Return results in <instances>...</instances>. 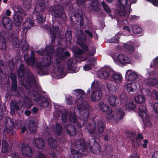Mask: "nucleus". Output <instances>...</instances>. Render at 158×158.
Listing matches in <instances>:
<instances>
[{
	"instance_id": "nucleus-21",
	"label": "nucleus",
	"mask_w": 158,
	"mask_h": 158,
	"mask_svg": "<svg viewBox=\"0 0 158 158\" xmlns=\"http://www.w3.org/2000/svg\"><path fill=\"white\" fill-rule=\"evenodd\" d=\"M118 62L121 64H125L129 63L131 59L128 56L122 54H120L117 57Z\"/></svg>"
},
{
	"instance_id": "nucleus-3",
	"label": "nucleus",
	"mask_w": 158,
	"mask_h": 158,
	"mask_svg": "<svg viewBox=\"0 0 158 158\" xmlns=\"http://www.w3.org/2000/svg\"><path fill=\"white\" fill-rule=\"evenodd\" d=\"M86 128L92 137L87 140V143L89 150L94 154H99L101 151V148L97 140L99 139V136L98 134L94 133L96 128L94 121H93L92 123H89L86 125Z\"/></svg>"
},
{
	"instance_id": "nucleus-23",
	"label": "nucleus",
	"mask_w": 158,
	"mask_h": 158,
	"mask_svg": "<svg viewBox=\"0 0 158 158\" xmlns=\"http://www.w3.org/2000/svg\"><path fill=\"white\" fill-rule=\"evenodd\" d=\"M24 60L27 65L33 66L34 64L35 61L34 52L31 51L30 56H29L25 57Z\"/></svg>"
},
{
	"instance_id": "nucleus-48",
	"label": "nucleus",
	"mask_w": 158,
	"mask_h": 158,
	"mask_svg": "<svg viewBox=\"0 0 158 158\" xmlns=\"http://www.w3.org/2000/svg\"><path fill=\"white\" fill-rule=\"evenodd\" d=\"M77 118V116L74 113L73 114H69L68 120L71 123H74L76 122Z\"/></svg>"
},
{
	"instance_id": "nucleus-22",
	"label": "nucleus",
	"mask_w": 158,
	"mask_h": 158,
	"mask_svg": "<svg viewBox=\"0 0 158 158\" xmlns=\"http://www.w3.org/2000/svg\"><path fill=\"white\" fill-rule=\"evenodd\" d=\"M112 73V69H106L103 71H100L98 73V77L101 79H106L108 78Z\"/></svg>"
},
{
	"instance_id": "nucleus-60",
	"label": "nucleus",
	"mask_w": 158,
	"mask_h": 158,
	"mask_svg": "<svg viewBox=\"0 0 158 158\" xmlns=\"http://www.w3.org/2000/svg\"><path fill=\"white\" fill-rule=\"evenodd\" d=\"M65 38L67 40L70 41L72 39V32L71 31H67L65 33Z\"/></svg>"
},
{
	"instance_id": "nucleus-46",
	"label": "nucleus",
	"mask_w": 158,
	"mask_h": 158,
	"mask_svg": "<svg viewBox=\"0 0 158 158\" xmlns=\"http://www.w3.org/2000/svg\"><path fill=\"white\" fill-rule=\"evenodd\" d=\"M107 88L110 94H114L116 90L115 86L112 84L108 83Z\"/></svg>"
},
{
	"instance_id": "nucleus-51",
	"label": "nucleus",
	"mask_w": 158,
	"mask_h": 158,
	"mask_svg": "<svg viewBox=\"0 0 158 158\" xmlns=\"http://www.w3.org/2000/svg\"><path fill=\"white\" fill-rule=\"evenodd\" d=\"M101 4L102 6L104 11L106 13L109 14L110 13L111 10L108 5L104 1H102Z\"/></svg>"
},
{
	"instance_id": "nucleus-55",
	"label": "nucleus",
	"mask_w": 158,
	"mask_h": 158,
	"mask_svg": "<svg viewBox=\"0 0 158 158\" xmlns=\"http://www.w3.org/2000/svg\"><path fill=\"white\" fill-rule=\"evenodd\" d=\"M36 19L42 23L44 22L45 20V17L40 14L39 15H38L37 14H36Z\"/></svg>"
},
{
	"instance_id": "nucleus-5",
	"label": "nucleus",
	"mask_w": 158,
	"mask_h": 158,
	"mask_svg": "<svg viewBox=\"0 0 158 158\" xmlns=\"http://www.w3.org/2000/svg\"><path fill=\"white\" fill-rule=\"evenodd\" d=\"M75 147L79 150L81 152L76 150L73 148H71V152L73 155L74 158H81L82 156V153L84 155H86L88 154L87 151V147L85 142L82 139L77 140L74 143Z\"/></svg>"
},
{
	"instance_id": "nucleus-6",
	"label": "nucleus",
	"mask_w": 158,
	"mask_h": 158,
	"mask_svg": "<svg viewBox=\"0 0 158 158\" xmlns=\"http://www.w3.org/2000/svg\"><path fill=\"white\" fill-rule=\"evenodd\" d=\"M51 14L55 19H61L62 23H64L67 18V16L63 6L57 4L51 6L49 9Z\"/></svg>"
},
{
	"instance_id": "nucleus-7",
	"label": "nucleus",
	"mask_w": 158,
	"mask_h": 158,
	"mask_svg": "<svg viewBox=\"0 0 158 158\" xmlns=\"http://www.w3.org/2000/svg\"><path fill=\"white\" fill-rule=\"evenodd\" d=\"M3 125L4 126V132L12 135H15V132L13 130L18 125L15 120L10 118L9 117H6Z\"/></svg>"
},
{
	"instance_id": "nucleus-57",
	"label": "nucleus",
	"mask_w": 158,
	"mask_h": 158,
	"mask_svg": "<svg viewBox=\"0 0 158 158\" xmlns=\"http://www.w3.org/2000/svg\"><path fill=\"white\" fill-rule=\"evenodd\" d=\"M35 158H46L44 154L39 151L36 152Z\"/></svg>"
},
{
	"instance_id": "nucleus-19",
	"label": "nucleus",
	"mask_w": 158,
	"mask_h": 158,
	"mask_svg": "<svg viewBox=\"0 0 158 158\" xmlns=\"http://www.w3.org/2000/svg\"><path fill=\"white\" fill-rule=\"evenodd\" d=\"M33 143L36 148L39 149H43L44 148L45 142L41 138H36L33 139Z\"/></svg>"
},
{
	"instance_id": "nucleus-61",
	"label": "nucleus",
	"mask_w": 158,
	"mask_h": 158,
	"mask_svg": "<svg viewBox=\"0 0 158 158\" xmlns=\"http://www.w3.org/2000/svg\"><path fill=\"white\" fill-rule=\"evenodd\" d=\"M66 103L68 105H71L73 104V100L72 96H69L66 98Z\"/></svg>"
},
{
	"instance_id": "nucleus-27",
	"label": "nucleus",
	"mask_w": 158,
	"mask_h": 158,
	"mask_svg": "<svg viewBox=\"0 0 158 158\" xmlns=\"http://www.w3.org/2000/svg\"><path fill=\"white\" fill-rule=\"evenodd\" d=\"M113 81L116 83H120L122 79V76L120 73H117L112 70V73L111 74Z\"/></svg>"
},
{
	"instance_id": "nucleus-47",
	"label": "nucleus",
	"mask_w": 158,
	"mask_h": 158,
	"mask_svg": "<svg viewBox=\"0 0 158 158\" xmlns=\"http://www.w3.org/2000/svg\"><path fill=\"white\" fill-rule=\"evenodd\" d=\"M28 127L29 131L33 133H35L36 131V127L35 125V122L33 121L31 123H30L28 125Z\"/></svg>"
},
{
	"instance_id": "nucleus-64",
	"label": "nucleus",
	"mask_w": 158,
	"mask_h": 158,
	"mask_svg": "<svg viewBox=\"0 0 158 158\" xmlns=\"http://www.w3.org/2000/svg\"><path fill=\"white\" fill-rule=\"evenodd\" d=\"M153 109L155 113L158 114V102L154 103L153 106Z\"/></svg>"
},
{
	"instance_id": "nucleus-10",
	"label": "nucleus",
	"mask_w": 158,
	"mask_h": 158,
	"mask_svg": "<svg viewBox=\"0 0 158 158\" xmlns=\"http://www.w3.org/2000/svg\"><path fill=\"white\" fill-rule=\"evenodd\" d=\"M10 78L12 81L10 88L11 92L14 93L15 96L20 97V92L17 89V81L16 75L15 73H11L10 75Z\"/></svg>"
},
{
	"instance_id": "nucleus-45",
	"label": "nucleus",
	"mask_w": 158,
	"mask_h": 158,
	"mask_svg": "<svg viewBox=\"0 0 158 158\" xmlns=\"http://www.w3.org/2000/svg\"><path fill=\"white\" fill-rule=\"evenodd\" d=\"M86 40V35L83 33L79 36L77 39V43L79 44H82L85 43Z\"/></svg>"
},
{
	"instance_id": "nucleus-11",
	"label": "nucleus",
	"mask_w": 158,
	"mask_h": 158,
	"mask_svg": "<svg viewBox=\"0 0 158 158\" xmlns=\"http://www.w3.org/2000/svg\"><path fill=\"white\" fill-rule=\"evenodd\" d=\"M64 60V57L62 55H59L56 56V58L53 61L52 64H55L56 65L57 69L58 71H60V72L59 73V76L60 78L63 77L64 76L62 75L64 73V69H62L60 66L61 60Z\"/></svg>"
},
{
	"instance_id": "nucleus-28",
	"label": "nucleus",
	"mask_w": 158,
	"mask_h": 158,
	"mask_svg": "<svg viewBox=\"0 0 158 158\" xmlns=\"http://www.w3.org/2000/svg\"><path fill=\"white\" fill-rule=\"evenodd\" d=\"M34 22L33 20L30 19H26V20L23 24L22 27L24 30L27 31L31 27L33 26Z\"/></svg>"
},
{
	"instance_id": "nucleus-59",
	"label": "nucleus",
	"mask_w": 158,
	"mask_h": 158,
	"mask_svg": "<svg viewBox=\"0 0 158 158\" xmlns=\"http://www.w3.org/2000/svg\"><path fill=\"white\" fill-rule=\"evenodd\" d=\"M94 66V64L93 63H90L84 65L83 66V69L85 71H87L91 70L92 69V66Z\"/></svg>"
},
{
	"instance_id": "nucleus-41",
	"label": "nucleus",
	"mask_w": 158,
	"mask_h": 158,
	"mask_svg": "<svg viewBox=\"0 0 158 158\" xmlns=\"http://www.w3.org/2000/svg\"><path fill=\"white\" fill-rule=\"evenodd\" d=\"M125 113L123 109L121 108H119L116 114V118L119 120L122 119L125 115Z\"/></svg>"
},
{
	"instance_id": "nucleus-43",
	"label": "nucleus",
	"mask_w": 158,
	"mask_h": 158,
	"mask_svg": "<svg viewBox=\"0 0 158 158\" xmlns=\"http://www.w3.org/2000/svg\"><path fill=\"white\" fill-rule=\"evenodd\" d=\"M158 83V80L156 78H151L147 80V84L149 86H154Z\"/></svg>"
},
{
	"instance_id": "nucleus-37",
	"label": "nucleus",
	"mask_w": 158,
	"mask_h": 158,
	"mask_svg": "<svg viewBox=\"0 0 158 158\" xmlns=\"http://www.w3.org/2000/svg\"><path fill=\"white\" fill-rule=\"evenodd\" d=\"M105 151L107 158H112L113 156V152L111 147L109 146H106Z\"/></svg>"
},
{
	"instance_id": "nucleus-34",
	"label": "nucleus",
	"mask_w": 158,
	"mask_h": 158,
	"mask_svg": "<svg viewBox=\"0 0 158 158\" xmlns=\"http://www.w3.org/2000/svg\"><path fill=\"white\" fill-rule=\"evenodd\" d=\"M9 148V145L7 141L3 139L2 141L1 152L2 153H6L8 152Z\"/></svg>"
},
{
	"instance_id": "nucleus-24",
	"label": "nucleus",
	"mask_w": 158,
	"mask_h": 158,
	"mask_svg": "<svg viewBox=\"0 0 158 158\" xmlns=\"http://www.w3.org/2000/svg\"><path fill=\"white\" fill-rule=\"evenodd\" d=\"M46 8L45 2L44 1L39 2L35 7V11L37 13H42Z\"/></svg>"
},
{
	"instance_id": "nucleus-20",
	"label": "nucleus",
	"mask_w": 158,
	"mask_h": 158,
	"mask_svg": "<svg viewBox=\"0 0 158 158\" xmlns=\"http://www.w3.org/2000/svg\"><path fill=\"white\" fill-rule=\"evenodd\" d=\"M99 106L101 110L107 115L111 114L112 110V108L109 106L104 104L103 102H101L99 104Z\"/></svg>"
},
{
	"instance_id": "nucleus-2",
	"label": "nucleus",
	"mask_w": 158,
	"mask_h": 158,
	"mask_svg": "<svg viewBox=\"0 0 158 158\" xmlns=\"http://www.w3.org/2000/svg\"><path fill=\"white\" fill-rule=\"evenodd\" d=\"M56 38H51V44L47 46L45 48L44 52L47 58L36 63L35 68L38 73L40 75H44L48 69L47 67L50 66L52 63L53 57L55 52L54 44Z\"/></svg>"
},
{
	"instance_id": "nucleus-35",
	"label": "nucleus",
	"mask_w": 158,
	"mask_h": 158,
	"mask_svg": "<svg viewBox=\"0 0 158 158\" xmlns=\"http://www.w3.org/2000/svg\"><path fill=\"white\" fill-rule=\"evenodd\" d=\"M125 88L129 92L134 91L136 89V84L135 82L128 83L125 87Z\"/></svg>"
},
{
	"instance_id": "nucleus-42",
	"label": "nucleus",
	"mask_w": 158,
	"mask_h": 158,
	"mask_svg": "<svg viewBox=\"0 0 158 158\" xmlns=\"http://www.w3.org/2000/svg\"><path fill=\"white\" fill-rule=\"evenodd\" d=\"M145 97L143 95H138L135 98V102L138 104H142L145 101Z\"/></svg>"
},
{
	"instance_id": "nucleus-33",
	"label": "nucleus",
	"mask_w": 158,
	"mask_h": 158,
	"mask_svg": "<svg viewBox=\"0 0 158 158\" xmlns=\"http://www.w3.org/2000/svg\"><path fill=\"white\" fill-rule=\"evenodd\" d=\"M123 46L129 53H131L134 51L135 47L131 43L124 44Z\"/></svg>"
},
{
	"instance_id": "nucleus-31",
	"label": "nucleus",
	"mask_w": 158,
	"mask_h": 158,
	"mask_svg": "<svg viewBox=\"0 0 158 158\" xmlns=\"http://www.w3.org/2000/svg\"><path fill=\"white\" fill-rule=\"evenodd\" d=\"M48 144L50 147L52 149H55L58 146V142L55 138L50 137L48 139Z\"/></svg>"
},
{
	"instance_id": "nucleus-29",
	"label": "nucleus",
	"mask_w": 158,
	"mask_h": 158,
	"mask_svg": "<svg viewBox=\"0 0 158 158\" xmlns=\"http://www.w3.org/2000/svg\"><path fill=\"white\" fill-rule=\"evenodd\" d=\"M97 127L99 133L102 134L106 128L105 122L102 120L98 121L97 123Z\"/></svg>"
},
{
	"instance_id": "nucleus-8",
	"label": "nucleus",
	"mask_w": 158,
	"mask_h": 158,
	"mask_svg": "<svg viewBox=\"0 0 158 158\" xmlns=\"http://www.w3.org/2000/svg\"><path fill=\"white\" fill-rule=\"evenodd\" d=\"M15 13L14 15L13 19L16 26L19 27L21 24L23 19L22 15L25 16L26 11L23 10L21 6H16L14 8Z\"/></svg>"
},
{
	"instance_id": "nucleus-38",
	"label": "nucleus",
	"mask_w": 158,
	"mask_h": 158,
	"mask_svg": "<svg viewBox=\"0 0 158 158\" xmlns=\"http://www.w3.org/2000/svg\"><path fill=\"white\" fill-rule=\"evenodd\" d=\"M122 35L120 32H118L116 33L113 37L109 40L108 42L110 43H117L120 38V37Z\"/></svg>"
},
{
	"instance_id": "nucleus-44",
	"label": "nucleus",
	"mask_w": 158,
	"mask_h": 158,
	"mask_svg": "<svg viewBox=\"0 0 158 158\" xmlns=\"http://www.w3.org/2000/svg\"><path fill=\"white\" fill-rule=\"evenodd\" d=\"M6 40L3 36H0V49L4 50L6 48Z\"/></svg>"
},
{
	"instance_id": "nucleus-50",
	"label": "nucleus",
	"mask_w": 158,
	"mask_h": 158,
	"mask_svg": "<svg viewBox=\"0 0 158 158\" xmlns=\"http://www.w3.org/2000/svg\"><path fill=\"white\" fill-rule=\"evenodd\" d=\"M62 128L58 123L56 124L55 127V133L57 135H60L62 133Z\"/></svg>"
},
{
	"instance_id": "nucleus-52",
	"label": "nucleus",
	"mask_w": 158,
	"mask_h": 158,
	"mask_svg": "<svg viewBox=\"0 0 158 158\" xmlns=\"http://www.w3.org/2000/svg\"><path fill=\"white\" fill-rule=\"evenodd\" d=\"M132 31L135 34H138L142 31V29L137 25L134 26L132 27Z\"/></svg>"
},
{
	"instance_id": "nucleus-14",
	"label": "nucleus",
	"mask_w": 158,
	"mask_h": 158,
	"mask_svg": "<svg viewBox=\"0 0 158 158\" xmlns=\"http://www.w3.org/2000/svg\"><path fill=\"white\" fill-rule=\"evenodd\" d=\"M2 21L3 26L7 30H10L13 28V23L9 18L4 16L2 18Z\"/></svg>"
},
{
	"instance_id": "nucleus-16",
	"label": "nucleus",
	"mask_w": 158,
	"mask_h": 158,
	"mask_svg": "<svg viewBox=\"0 0 158 158\" xmlns=\"http://www.w3.org/2000/svg\"><path fill=\"white\" fill-rule=\"evenodd\" d=\"M68 69L69 71H75L77 67V61L74 59L70 58L67 61Z\"/></svg>"
},
{
	"instance_id": "nucleus-12",
	"label": "nucleus",
	"mask_w": 158,
	"mask_h": 158,
	"mask_svg": "<svg viewBox=\"0 0 158 158\" xmlns=\"http://www.w3.org/2000/svg\"><path fill=\"white\" fill-rule=\"evenodd\" d=\"M26 75V78L25 80L26 84L24 85L26 88H30L35 85L36 84V81L33 75L29 72Z\"/></svg>"
},
{
	"instance_id": "nucleus-53",
	"label": "nucleus",
	"mask_w": 158,
	"mask_h": 158,
	"mask_svg": "<svg viewBox=\"0 0 158 158\" xmlns=\"http://www.w3.org/2000/svg\"><path fill=\"white\" fill-rule=\"evenodd\" d=\"M84 53V51L80 48H78L74 52L75 56L76 58H80L82 56V54Z\"/></svg>"
},
{
	"instance_id": "nucleus-62",
	"label": "nucleus",
	"mask_w": 158,
	"mask_h": 158,
	"mask_svg": "<svg viewBox=\"0 0 158 158\" xmlns=\"http://www.w3.org/2000/svg\"><path fill=\"white\" fill-rule=\"evenodd\" d=\"M12 44L14 47L18 48L19 47L20 42L18 39H16L14 41H12Z\"/></svg>"
},
{
	"instance_id": "nucleus-18",
	"label": "nucleus",
	"mask_w": 158,
	"mask_h": 158,
	"mask_svg": "<svg viewBox=\"0 0 158 158\" xmlns=\"http://www.w3.org/2000/svg\"><path fill=\"white\" fill-rule=\"evenodd\" d=\"M138 76L137 73L135 72H132L131 70H127L126 73L125 77L128 81H132L135 80Z\"/></svg>"
},
{
	"instance_id": "nucleus-4",
	"label": "nucleus",
	"mask_w": 158,
	"mask_h": 158,
	"mask_svg": "<svg viewBox=\"0 0 158 158\" xmlns=\"http://www.w3.org/2000/svg\"><path fill=\"white\" fill-rule=\"evenodd\" d=\"M28 95L31 99L37 102L40 106L44 108L48 107L49 104V100L40 94L38 91L33 89H30L28 92Z\"/></svg>"
},
{
	"instance_id": "nucleus-54",
	"label": "nucleus",
	"mask_w": 158,
	"mask_h": 158,
	"mask_svg": "<svg viewBox=\"0 0 158 158\" xmlns=\"http://www.w3.org/2000/svg\"><path fill=\"white\" fill-rule=\"evenodd\" d=\"M24 105L28 109H30L32 105L31 101L28 98H26L24 101Z\"/></svg>"
},
{
	"instance_id": "nucleus-49",
	"label": "nucleus",
	"mask_w": 158,
	"mask_h": 158,
	"mask_svg": "<svg viewBox=\"0 0 158 158\" xmlns=\"http://www.w3.org/2000/svg\"><path fill=\"white\" fill-rule=\"evenodd\" d=\"M10 105L11 108L15 110L16 111H18L20 110L19 104L16 101H11Z\"/></svg>"
},
{
	"instance_id": "nucleus-9",
	"label": "nucleus",
	"mask_w": 158,
	"mask_h": 158,
	"mask_svg": "<svg viewBox=\"0 0 158 158\" xmlns=\"http://www.w3.org/2000/svg\"><path fill=\"white\" fill-rule=\"evenodd\" d=\"M131 4L136 2L137 0H128ZM128 0H118L117 2V9L121 16H125L126 13V7L127 5Z\"/></svg>"
},
{
	"instance_id": "nucleus-32",
	"label": "nucleus",
	"mask_w": 158,
	"mask_h": 158,
	"mask_svg": "<svg viewBox=\"0 0 158 158\" xmlns=\"http://www.w3.org/2000/svg\"><path fill=\"white\" fill-rule=\"evenodd\" d=\"M91 6L92 9L96 12L99 11L101 7L100 3L97 0L93 1Z\"/></svg>"
},
{
	"instance_id": "nucleus-15",
	"label": "nucleus",
	"mask_w": 158,
	"mask_h": 158,
	"mask_svg": "<svg viewBox=\"0 0 158 158\" xmlns=\"http://www.w3.org/2000/svg\"><path fill=\"white\" fill-rule=\"evenodd\" d=\"M64 128L67 134L69 135L73 136L77 134L76 127L74 125L67 124L64 126Z\"/></svg>"
},
{
	"instance_id": "nucleus-36",
	"label": "nucleus",
	"mask_w": 158,
	"mask_h": 158,
	"mask_svg": "<svg viewBox=\"0 0 158 158\" xmlns=\"http://www.w3.org/2000/svg\"><path fill=\"white\" fill-rule=\"evenodd\" d=\"M18 76L19 77H24L25 75V69L24 65L21 64H20L18 71Z\"/></svg>"
},
{
	"instance_id": "nucleus-17",
	"label": "nucleus",
	"mask_w": 158,
	"mask_h": 158,
	"mask_svg": "<svg viewBox=\"0 0 158 158\" xmlns=\"http://www.w3.org/2000/svg\"><path fill=\"white\" fill-rule=\"evenodd\" d=\"M127 138H130L131 140L132 144L135 148H136L139 145L140 143L135 139V134L133 132L129 131L126 134Z\"/></svg>"
},
{
	"instance_id": "nucleus-58",
	"label": "nucleus",
	"mask_w": 158,
	"mask_h": 158,
	"mask_svg": "<svg viewBox=\"0 0 158 158\" xmlns=\"http://www.w3.org/2000/svg\"><path fill=\"white\" fill-rule=\"evenodd\" d=\"M29 45L26 40L22 43V49L24 51H27L28 50Z\"/></svg>"
},
{
	"instance_id": "nucleus-26",
	"label": "nucleus",
	"mask_w": 158,
	"mask_h": 158,
	"mask_svg": "<svg viewBox=\"0 0 158 158\" xmlns=\"http://www.w3.org/2000/svg\"><path fill=\"white\" fill-rule=\"evenodd\" d=\"M139 108V115L142 118H146L147 117V107L145 105H139L138 106Z\"/></svg>"
},
{
	"instance_id": "nucleus-1",
	"label": "nucleus",
	"mask_w": 158,
	"mask_h": 158,
	"mask_svg": "<svg viewBox=\"0 0 158 158\" xmlns=\"http://www.w3.org/2000/svg\"><path fill=\"white\" fill-rule=\"evenodd\" d=\"M76 95L77 99L75 101V103L77 105H80L78 107L81 117L77 120L76 124V126L79 128L83 127L87 123L89 116V106L87 102H84V98L85 95L84 91L81 89L75 90Z\"/></svg>"
},
{
	"instance_id": "nucleus-63",
	"label": "nucleus",
	"mask_w": 158,
	"mask_h": 158,
	"mask_svg": "<svg viewBox=\"0 0 158 158\" xmlns=\"http://www.w3.org/2000/svg\"><path fill=\"white\" fill-rule=\"evenodd\" d=\"M52 158H62V156L59 154L55 153L54 152H52L51 154Z\"/></svg>"
},
{
	"instance_id": "nucleus-56",
	"label": "nucleus",
	"mask_w": 158,
	"mask_h": 158,
	"mask_svg": "<svg viewBox=\"0 0 158 158\" xmlns=\"http://www.w3.org/2000/svg\"><path fill=\"white\" fill-rule=\"evenodd\" d=\"M68 114V112L67 111H64L63 113L61 116L62 120L63 122L64 123L66 122Z\"/></svg>"
},
{
	"instance_id": "nucleus-39",
	"label": "nucleus",
	"mask_w": 158,
	"mask_h": 158,
	"mask_svg": "<svg viewBox=\"0 0 158 158\" xmlns=\"http://www.w3.org/2000/svg\"><path fill=\"white\" fill-rule=\"evenodd\" d=\"M135 105L133 102H127L125 105V108L126 110L129 111L133 110L135 108Z\"/></svg>"
},
{
	"instance_id": "nucleus-25",
	"label": "nucleus",
	"mask_w": 158,
	"mask_h": 158,
	"mask_svg": "<svg viewBox=\"0 0 158 158\" xmlns=\"http://www.w3.org/2000/svg\"><path fill=\"white\" fill-rule=\"evenodd\" d=\"M102 96V91L99 90H95L93 91L91 95V99L93 101L100 100Z\"/></svg>"
},
{
	"instance_id": "nucleus-40",
	"label": "nucleus",
	"mask_w": 158,
	"mask_h": 158,
	"mask_svg": "<svg viewBox=\"0 0 158 158\" xmlns=\"http://www.w3.org/2000/svg\"><path fill=\"white\" fill-rule=\"evenodd\" d=\"M77 16L76 17V15L75 14L73 15V17H75L76 20L77 22L79 23L80 26H83L84 23V17L80 14H77Z\"/></svg>"
},
{
	"instance_id": "nucleus-30",
	"label": "nucleus",
	"mask_w": 158,
	"mask_h": 158,
	"mask_svg": "<svg viewBox=\"0 0 158 158\" xmlns=\"http://www.w3.org/2000/svg\"><path fill=\"white\" fill-rule=\"evenodd\" d=\"M108 101L109 104L112 107L115 106L118 103V99L113 95L110 96L108 97Z\"/></svg>"
},
{
	"instance_id": "nucleus-13",
	"label": "nucleus",
	"mask_w": 158,
	"mask_h": 158,
	"mask_svg": "<svg viewBox=\"0 0 158 158\" xmlns=\"http://www.w3.org/2000/svg\"><path fill=\"white\" fill-rule=\"evenodd\" d=\"M21 151L23 154L24 156L29 157H31L32 156V151L31 148L25 143L22 144Z\"/></svg>"
}]
</instances>
